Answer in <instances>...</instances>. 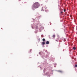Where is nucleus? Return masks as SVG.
Here are the masks:
<instances>
[{"mask_svg":"<svg viewBox=\"0 0 77 77\" xmlns=\"http://www.w3.org/2000/svg\"><path fill=\"white\" fill-rule=\"evenodd\" d=\"M39 6V4L38 2H35L34 3L32 6V8H35L36 9Z\"/></svg>","mask_w":77,"mask_h":77,"instance_id":"obj_1","label":"nucleus"},{"mask_svg":"<svg viewBox=\"0 0 77 77\" xmlns=\"http://www.w3.org/2000/svg\"><path fill=\"white\" fill-rule=\"evenodd\" d=\"M46 44H49V42L48 41H47L46 42Z\"/></svg>","mask_w":77,"mask_h":77,"instance_id":"obj_2","label":"nucleus"},{"mask_svg":"<svg viewBox=\"0 0 77 77\" xmlns=\"http://www.w3.org/2000/svg\"><path fill=\"white\" fill-rule=\"evenodd\" d=\"M42 45H44V44H45V42H42Z\"/></svg>","mask_w":77,"mask_h":77,"instance_id":"obj_3","label":"nucleus"},{"mask_svg":"<svg viewBox=\"0 0 77 77\" xmlns=\"http://www.w3.org/2000/svg\"><path fill=\"white\" fill-rule=\"evenodd\" d=\"M73 50H75V49H76V48H75V47H73Z\"/></svg>","mask_w":77,"mask_h":77,"instance_id":"obj_4","label":"nucleus"},{"mask_svg":"<svg viewBox=\"0 0 77 77\" xmlns=\"http://www.w3.org/2000/svg\"><path fill=\"white\" fill-rule=\"evenodd\" d=\"M45 41V38H43L42 39L43 41Z\"/></svg>","mask_w":77,"mask_h":77,"instance_id":"obj_5","label":"nucleus"},{"mask_svg":"<svg viewBox=\"0 0 77 77\" xmlns=\"http://www.w3.org/2000/svg\"><path fill=\"white\" fill-rule=\"evenodd\" d=\"M58 72H62V71H61V70H59Z\"/></svg>","mask_w":77,"mask_h":77,"instance_id":"obj_6","label":"nucleus"},{"mask_svg":"<svg viewBox=\"0 0 77 77\" xmlns=\"http://www.w3.org/2000/svg\"><path fill=\"white\" fill-rule=\"evenodd\" d=\"M53 38H55V35H54L52 36Z\"/></svg>","mask_w":77,"mask_h":77,"instance_id":"obj_7","label":"nucleus"},{"mask_svg":"<svg viewBox=\"0 0 77 77\" xmlns=\"http://www.w3.org/2000/svg\"><path fill=\"white\" fill-rule=\"evenodd\" d=\"M75 68H77V64H76L75 65Z\"/></svg>","mask_w":77,"mask_h":77,"instance_id":"obj_8","label":"nucleus"},{"mask_svg":"<svg viewBox=\"0 0 77 77\" xmlns=\"http://www.w3.org/2000/svg\"><path fill=\"white\" fill-rule=\"evenodd\" d=\"M45 8L44 7H43L42 8V10H44V9H45Z\"/></svg>","mask_w":77,"mask_h":77,"instance_id":"obj_9","label":"nucleus"},{"mask_svg":"<svg viewBox=\"0 0 77 77\" xmlns=\"http://www.w3.org/2000/svg\"><path fill=\"white\" fill-rule=\"evenodd\" d=\"M32 51V49H30L29 53H31Z\"/></svg>","mask_w":77,"mask_h":77,"instance_id":"obj_10","label":"nucleus"},{"mask_svg":"<svg viewBox=\"0 0 77 77\" xmlns=\"http://www.w3.org/2000/svg\"><path fill=\"white\" fill-rule=\"evenodd\" d=\"M66 11V10H65V9H64V12H65Z\"/></svg>","mask_w":77,"mask_h":77,"instance_id":"obj_11","label":"nucleus"},{"mask_svg":"<svg viewBox=\"0 0 77 77\" xmlns=\"http://www.w3.org/2000/svg\"><path fill=\"white\" fill-rule=\"evenodd\" d=\"M60 13L61 14H62V13H63V11H61Z\"/></svg>","mask_w":77,"mask_h":77,"instance_id":"obj_12","label":"nucleus"}]
</instances>
